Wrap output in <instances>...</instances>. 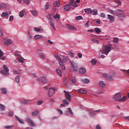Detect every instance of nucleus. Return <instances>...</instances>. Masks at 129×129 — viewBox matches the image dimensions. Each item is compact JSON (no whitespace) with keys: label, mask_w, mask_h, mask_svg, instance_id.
Listing matches in <instances>:
<instances>
[{"label":"nucleus","mask_w":129,"mask_h":129,"mask_svg":"<svg viewBox=\"0 0 129 129\" xmlns=\"http://www.w3.org/2000/svg\"><path fill=\"white\" fill-rule=\"evenodd\" d=\"M70 63H71L70 72L72 73L74 72V71L77 72L78 71V66H77V63L75 61H70Z\"/></svg>","instance_id":"nucleus-1"},{"label":"nucleus","mask_w":129,"mask_h":129,"mask_svg":"<svg viewBox=\"0 0 129 129\" xmlns=\"http://www.w3.org/2000/svg\"><path fill=\"white\" fill-rule=\"evenodd\" d=\"M111 50V46H109V45H106L104 47V49L101 50V52L102 54H105V55H108L109 52H110Z\"/></svg>","instance_id":"nucleus-2"},{"label":"nucleus","mask_w":129,"mask_h":129,"mask_svg":"<svg viewBox=\"0 0 129 129\" xmlns=\"http://www.w3.org/2000/svg\"><path fill=\"white\" fill-rule=\"evenodd\" d=\"M3 69L4 70H1V73H2L3 75L7 76L8 74H9V68L6 65H4L3 66Z\"/></svg>","instance_id":"nucleus-3"},{"label":"nucleus","mask_w":129,"mask_h":129,"mask_svg":"<svg viewBox=\"0 0 129 129\" xmlns=\"http://www.w3.org/2000/svg\"><path fill=\"white\" fill-rule=\"evenodd\" d=\"M117 12L119 13L118 17L120 20V21H122L124 18V14H123V11L121 10H118Z\"/></svg>","instance_id":"nucleus-4"},{"label":"nucleus","mask_w":129,"mask_h":129,"mask_svg":"<svg viewBox=\"0 0 129 129\" xmlns=\"http://www.w3.org/2000/svg\"><path fill=\"white\" fill-rule=\"evenodd\" d=\"M113 98L115 101H120V98H121V94L119 93L116 94Z\"/></svg>","instance_id":"nucleus-5"},{"label":"nucleus","mask_w":129,"mask_h":129,"mask_svg":"<svg viewBox=\"0 0 129 129\" xmlns=\"http://www.w3.org/2000/svg\"><path fill=\"white\" fill-rule=\"evenodd\" d=\"M102 77H104V78H106L108 81H112L113 79H112V77H110L109 75H107V74H103Z\"/></svg>","instance_id":"nucleus-6"},{"label":"nucleus","mask_w":129,"mask_h":129,"mask_svg":"<svg viewBox=\"0 0 129 129\" xmlns=\"http://www.w3.org/2000/svg\"><path fill=\"white\" fill-rule=\"evenodd\" d=\"M65 94L66 98L69 100V101H71V95L69 94V92H66V91H63Z\"/></svg>","instance_id":"nucleus-7"},{"label":"nucleus","mask_w":129,"mask_h":129,"mask_svg":"<svg viewBox=\"0 0 129 129\" xmlns=\"http://www.w3.org/2000/svg\"><path fill=\"white\" fill-rule=\"evenodd\" d=\"M4 44L5 45H11V44H13V41L11 39H7L6 38H3Z\"/></svg>","instance_id":"nucleus-8"},{"label":"nucleus","mask_w":129,"mask_h":129,"mask_svg":"<svg viewBox=\"0 0 129 129\" xmlns=\"http://www.w3.org/2000/svg\"><path fill=\"white\" fill-rule=\"evenodd\" d=\"M54 93H55V88H51L48 92V96L51 97V96H53V95H54Z\"/></svg>","instance_id":"nucleus-9"},{"label":"nucleus","mask_w":129,"mask_h":129,"mask_svg":"<svg viewBox=\"0 0 129 129\" xmlns=\"http://www.w3.org/2000/svg\"><path fill=\"white\" fill-rule=\"evenodd\" d=\"M107 17L110 23H113L114 22V17L113 16L108 14Z\"/></svg>","instance_id":"nucleus-10"},{"label":"nucleus","mask_w":129,"mask_h":129,"mask_svg":"<svg viewBox=\"0 0 129 129\" xmlns=\"http://www.w3.org/2000/svg\"><path fill=\"white\" fill-rule=\"evenodd\" d=\"M79 72L80 73V74H85V73H86V69L81 68L79 69Z\"/></svg>","instance_id":"nucleus-11"},{"label":"nucleus","mask_w":129,"mask_h":129,"mask_svg":"<svg viewBox=\"0 0 129 129\" xmlns=\"http://www.w3.org/2000/svg\"><path fill=\"white\" fill-rule=\"evenodd\" d=\"M78 93H81V94H86L87 93V91L86 90H84V89H79L78 90Z\"/></svg>","instance_id":"nucleus-12"},{"label":"nucleus","mask_w":129,"mask_h":129,"mask_svg":"<svg viewBox=\"0 0 129 129\" xmlns=\"http://www.w3.org/2000/svg\"><path fill=\"white\" fill-rule=\"evenodd\" d=\"M70 6H71V7L72 8L73 7H74V8H77L78 7V5H77V3L76 2H71L70 3Z\"/></svg>","instance_id":"nucleus-13"},{"label":"nucleus","mask_w":129,"mask_h":129,"mask_svg":"<svg viewBox=\"0 0 129 129\" xmlns=\"http://www.w3.org/2000/svg\"><path fill=\"white\" fill-rule=\"evenodd\" d=\"M8 8V5L5 3H1L0 4V9L1 10H5Z\"/></svg>","instance_id":"nucleus-14"},{"label":"nucleus","mask_w":129,"mask_h":129,"mask_svg":"<svg viewBox=\"0 0 129 129\" xmlns=\"http://www.w3.org/2000/svg\"><path fill=\"white\" fill-rule=\"evenodd\" d=\"M27 121L29 123V124H30L31 126H36V124L34 123V122L33 121V120H32V119L30 118L27 119Z\"/></svg>","instance_id":"nucleus-15"},{"label":"nucleus","mask_w":129,"mask_h":129,"mask_svg":"<svg viewBox=\"0 0 129 129\" xmlns=\"http://www.w3.org/2000/svg\"><path fill=\"white\" fill-rule=\"evenodd\" d=\"M71 8V6L70 5V3L63 7L64 10L67 12L69 11Z\"/></svg>","instance_id":"nucleus-16"},{"label":"nucleus","mask_w":129,"mask_h":129,"mask_svg":"<svg viewBox=\"0 0 129 129\" xmlns=\"http://www.w3.org/2000/svg\"><path fill=\"white\" fill-rule=\"evenodd\" d=\"M84 11L87 14H92L93 11L90 8L85 9Z\"/></svg>","instance_id":"nucleus-17"},{"label":"nucleus","mask_w":129,"mask_h":129,"mask_svg":"<svg viewBox=\"0 0 129 129\" xmlns=\"http://www.w3.org/2000/svg\"><path fill=\"white\" fill-rule=\"evenodd\" d=\"M6 59V56H4V52L0 50V60H4Z\"/></svg>","instance_id":"nucleus-18"},{"label":"nucleus","mask_w":129,"mask_h":129,"mask_svg":"<svg viewBox=\"0 0 129 129\" xmlns=\"http://www.w3.org/2000/svg\"><path fill=\"white\" fill-rule=\"evenodd\" d=\"M54 57H55V58H56V59H58V60H59V65H62V58H61L60 57L59 55H57V54L55 55Z\"/></svg>","instance_id":"nucleus-19"},{"label":"nucleus","mask_w":129,"mask_h":129,"mask_svg":"<svg viewBox=\"0 0 129 129\" xmlns=\"http://www.w3.org/2000/svg\"><path fill=\"white\" fill-rule=\"evenodd\" d=\"M53 7L55 8H59V7H60V3L58 1H55L53 3Z\"/></svg>","instance_id":"nucleus-20"},{"label":"nucleus","mask_w":129,"mask_h":129,"mask_svg":"<svg viewBox=\"0 0 129 129\" xmlns=\"http://www.w3.org/2000/svg\"><path fill=\"white\" fill-rule=\"evenodd\" d=\"M1 91L2 94H7V92H8V91H7V89L5 88H1Z\"/></svg>","instance_id":"nucleus-21"},{"label":"nucleus","mask_w":129,"mask_h":129,"mask_svg":"<svg viewBox=\"0 0 129 129\" xmlns=\"http://www.w3.org/2000/svg\"><path fill=\"white\" fill-rule=\"evenodd\" d=\"M6 110V106L4 105L1 104H0V111H4Z\"/></svg>","instance_id":"nucleus-22"},{"label":"nucleus","mask_w":129,"mask_h":129,"mask_svg":"<svg viewBox=\"0 0 129 129\" xmlns=\"http://www.w3.org/2000/svg\"><path fill=\"white\" fill-rule=\"evenodd\" d=\"M62 60V64L63 63H66L68 61V57L63 56Z\"/></svg>","instance_id":"nucleus-23"},{"label":"nucleus","mask_w":129,"mask_h":129,"mask_svg":"<svg viewBox=\"0 0 129 129\" xmlns=\"http://www.w3.org/2000/svg\"><path fill=\"white\" fill-rule=\"evenodd\" d=\"M82 82L85 84H87V83H89L90 81L89 79H84L82 80Z\"/></svg>","instance_id":"nucleus-24"},{"label":"nucleus","mask_w":129,"mask_h":129,"mask_svg":"<svg viewBox=\"0 0 129 129\" xmlns=\"http://www.w3.org/2000/svg\"><path fill=\"white\" fill-rule=\"evenodd\" d=\"M32 115H33L34 116H36V115H38V114H39V110H36L35 111H33L31 113Z\"/></svg>","instance_id":"nucleus-25"},{"label":"nucleus","mask_w":129,"mask_h":129,"mask_svg":"<svg viewBox=\"0 0 129 129\" xmlns=\"http://www.w3.org/2000/svg\"><path fill=\"white\" fill-rule=\"evenodd\" d=\"M68 28H69V30H71L72 31H76V30H77L76 28H75V27L73 26L70 25H69Z\"/></svg>","instance_id":"nucleus-26"},{"label":"nucleus","mask_w":129,"mask_h":129,"mask_svg":"<svg viewBox=\"0 0 129 129\" xmlns=\"http://www.w3.org/2000/svg\"><path fill=\"white\" fill-rule=\"evenodd\" d=\"M41 38H43V36L41 35H36L34 36L35 40H38V39H41Z\"/></svg>","instance_id":"nucleus-27"},{"label":"nucleus","mask_w":129,"mask_h":129,"mask_svg":"<svg viewBox=\"0 0 129 129\" xmlns=\"http://www.w3.org/2000/svg\"><path fill=\"white\" fill-rule=\"evenodd\" d=\"M95 32L97 34H100V33H101V30H100V29H99V28L96 27L95 28Z\"/></svg>","instance_id":"nucleus-28"},{"label":"nucleus","mask_w":129,"mask_h":129,"mask_svg":"<svg viewBox=\"0 0 129 129\" xmlns=\"http://www.w3.org/2000/svg\"><path fill=\"white\" fill-rule=\"evenodd\" d=\"M15 117L17 119L18 121H19V123H21V124H24V123H25L24 121L20 119V118H19V117H18V116H15Z\"/></svg>","instance_id":"nucleus-29"},{"label":"nucleus","mask_w":129,"mask_h":129,"mask_svg":"<svg viewBox=\"0 0 129 129\" xmlns=\"http://www.w3.org/2000/svg\"><path fill=\"white\" fill-rule=\"evenodd\" d=\"M47 79L45 77H42L41 78V82L42 83H47Z\"/></svg>","instance_id":"nucleus-30"},{"label":"nucleus","mask_w":129,"mask_h":129,"mask_svg":"<svg viewBox=\"0 0 129 129\" xmlns=\"http://www.w3.org/2000/svg\"><path fill=\"white\" fill-rule=\"evenodd\" d=\"M56 72L58 75L59 76H62V72H61V70H60L59 69H56Z\"/></svg>","instance_id":"nucleus-31"},{"label":"nucleus","mask_w":129,"mask_h":129,"mask_svg":"<svg viewBox=\"0 0 129 129\" xmlns=\"http://www.w3.org/2000/svg\"><path fill=\"white\" fill-rule=\"evenodd\" d=\"M100 110H97L96 111H90V113L91 115H94L95 114V112H100Z\"/></svg>","instance_id":"nucleus-32"},{"label":"nucleus","mask_w":129,"mask_h":129,"mask_svg":"<svg viewBox=\"0 0 129 129\" xmlns=\"http://www.w3.org/2000/svg\"><path fill=\"white\" fill-rule=\"evenodd\" d=\"M20 102L21 103H23V104H28V101L25 99H21Z\"/></svg>","instance_id":"nucleus-33"},{"label":"nucleus","mask_w":129,"mask_h":129,"mask_svg":"<svg viewBox=\"0 0 129 129\" xmlns=\"http://www.w3.org/2000/svg\"><path fill=\"white\" fill-rule=\"evenodd\" d=\"M99 84L101 87H104L105 86V84L103 82V81H101L99 82Z\"/></svg>","instance_id":"nucleus-34"},{"label":"nucleus","mask_w":129,"mask_h":129,"mask_svg":"<svg viewBox=\"0 0 129 129\" xmlns=\"http://www.w3.org/2000/svg\"><path fill=\"white\" fill-rule=\"evenodd\" d=\"M76 21H80V20H83V17L81 16H77L76 17Z\"/></svg>","instance_id":"nucleus-35"},{"label":"nucleus","mask_w":129,"mask_h":129,"mask_svg":"<svg viewBox=\"0 0 129 129\" xmlns=\"http://www.w3.org/2000/svg\"><path fill=\"white\" fill-rule=\"evenodd\" d=\"M113 42L116 44H117V43H118V38L117 37H114Z\"/></svg>","instance_id":"nucleus-36"},{"label":"nucleus","mask_w":129,"mask_h":129,"mask_svg":"<svg viewBox=\"0 0 129 129\" xmlns=\"http://www.w3.org/2000/svg\"><path fill=\"white\" fill-rule=\"evenodd\" d=\"M24 16H25V14H24V10H22L20 13L19 17H20L21 18H23V17H24Z\"/></svg>","instance_id":"nucleus-37"},{"label":"nucleus","mask_w":129,"mask_h":129,"mask_svg":"<svg viewBox=\"0 0 129 129\" xmlns=\"http://www.w3.org/2000/svg\"><path fill=\"white\" fill-rule=\"evenodd\" d=\"M15 81L18 83L20 82V76H18L15 78Z\"/></svg>","instance_id":"nucleus-38"},{"label":"nucleus","mask_w":129,"mask_h":129,"mask_svg":"<svg viewBox=\"0 0 129 129\" xmlns=\"http://www.w3.org/2000/svg\"><path fill=\"white\" fill-rule=\"evenodd\" d=\"M98 11L96 9H94L93 10V13H92L93 16H96L97 15Z\"/></svg>","instance_id":"nucleus-39"},{"label":"nucleus","mask_w":129,"mask_h":129,"mask_svg":"<svg viewBox=\"0 0 129 129\" xmlns=\"http://www.w3.org/2000/svg\"><path fill=\"white\" fill-rule=\"evenodd\" d=\"M50 26H51V27H52V28L53 29V30L54 31H55L56 28H55V26H54V23H53V22H52V21H50Z\"/></svg>","instance_id":"nucleus-40"},{"label":"nucleus","mask_w":129,"mask_h":129,"mask_svg":"<svg viewBox=\"0 0 129 129\" xmlns=\"http://www.w3.org/2000/svg\"><path fill=\"white\" fill-rule=\"evenodd\" d=\"M97 62V61L96 60L92 59L91 60V63H92V65H95Z\"/></svg>","instance_id":"nucleus-41"},{"label":"nucleus","mask_w":129,"mask_h":129,"mask_svg":"<svg viewBox=\"0 0 129 129\" xmlns=\"http://www.w3.org/2000/svg\"><path fill=\"white\" fill-rule=\"evenodd\" d=\"M91 41L92 42H93V43H96V44H98V40L97 39H92Z\"/></svg>","instance_id":"nucleus-42"},{"label":"nucleus","mask_w":129,"mask_h":129,"mask_svg":"<svg viewBox=\"0 0 129 129\" xmlns=\"http://www.w3.org/2000/svg\"><path fill=\"white\" fill-rule=\"evenodd\" d=\"M54 19H59L60 18V15L56 14L55 16H53Z\"/></svg>","instance_id":"nucleus-43"},{"label":"nucleus","mask_w":129,"mask_h":129,"mask_svg":"<svg viewBox=\"0 0 129 129\" xmlns=\"http://www.w3.org/2000/svg\"><path fill=\"white\" fill-rule=\"evenodd\" d=\"M18 61L20 62V63H24V60L22 58L18 57L17 58Z\"/></svg>","instance_id":"nucleus-44"},{"label":"nucleus","mask_w":129,"mask_h":129,"mask_svg":"<svg viewBox=\"0 0 129 129\" xmlns=\"http://www.w3.org/2000/svg\"><path fill=\"white\" fill-rule=\"evenodd\" d=\"M126 99V97L125 96H123L122 98H120V101H124Z\"/></svg>","instance_id":"nucleus-45"},{"label":"nucleus","mask_w":129,"mask_h":129,"mask_svg":"<svg viewBox=\"0 0 129 129\" xmlns=\"http://www.w3.org/2000/svg\"><path fill=\"white\" fill-rule=\"evenodd\" d=\"M63 103L64 104H66V105H68V104H69V102L68 101H67V100H63Z\"/></svg>","instance_id":"nucleus-46"},{"label":"nucleus","mask_w":129,"mask_h":129,"mask_svg":"<svg viewBox=\"0 0 129 129\" xmlns=\"http://www.w3.org/2000/svg\"><path fill=\"white\" fill-rule=\"evenodd\" d=\"M3 17H8V16H9V14L7 12H4L3 14H2Z\"/></svg>","instance_id":"nucleus-47"},{"label":"nucleus","mask_w":129,"mask_h":129,"mask_svg":"<svg viewBox=\"0 0 129 129\" xmlns=\"http://www.w3.org/2000/svg\"><path fill=\"white\" fill-rule=\"evenodd\" d=\"M23 2L27 4V5H30V0H23Z\"/></svg>","instance_id":"nucleus-48"},{"label":"nucleus","mask_w":129,"mask_h":129,"mask_svg":"<svg viewBox=\"0 0 129 129\" xmlns=\"http://www.w3.org/2000/svg\"><path fill=\"white\" fill-rule=\"evenodd\" d=\"M9 21L10 22H13L14 21V16L13 15L11 16L9 18Z\"/></svg>","instance_id":"nucleus-49"},{"label":"nucleus","mask_w":129,"mask_h":129,"mask_svg":"<svg viewBox=\"0 0 129 129\" xmlns=\"http://www.w3.org/2000/svg\"><path fill=\"white\" fill-rule=\"evenodd\" d=\"M69 55L70 56V57H74V53L72 52H70L69 53Z\"/></svg>","instance_id":"nucleus-50"},{"label":"nucleus","mask_w":129,"mask_h":129,"mask_svg":"<svg viewBox=\"0 0 129 129\" xmlns=\"http://www.w3.org/2000/svg\"><path fill=\"white\" fill-rule=\"evenodd\" d=\"M31 13L32 14V15H33V16H37V12L34 10H32L31 11Z\"/></svg>","instance_id":"nucleus-51"},{"label":"nucleus","mask_w":129,"mask_h":129,"mask_svg":"<svg viewBox=\"0 0 129 129\" xmlns=\"http://www.w3.org/2000/svg\"><path fill=\"white\" fill-rule=\"evenodd\" d=\"M4 36V31L0 29V37H3Z\"/></svg>","instance_id":"nucleus-52"},{"label":"nucleus","mask_w":129,"mask_h":129,"mask_svg":"<svg viewBox=\"0 0 129 129\" xmlns=\"http://www.w3.org/2000/svg\"><path fill=\"white\" fill-rule=\"evenodd\" d=\"M34 30H35V31H36V32H40L41 31V29H40V28H35Z\"/></svg>","instance_id":"nucleus-53"},{"label":"nucleus","mask_w":129,"mask_h":129,"mask_svg":"<svg viewBox=\"0 0 129 129\" xmlns=\"http://www.w3.org/2000/svg\"><path fill=\"white\" fill-rule=\"evenodd\" d=\"M57 110L59 112L60 114H63V111L60 109H57Z\"/></svg>","instance_id":"nucleus-54"},{"label":"nucleus","mask_w":129,"mask_h":129,"mask_svg":"<svg viewBox=\"0 0 129 129\" xmlns=\"http://www.w3.org/2000/svg\"><path fill=\"white\" fill-rule=\"evenodd\" d=\"M78 56L79 58H82V54L80 53V52L78 53Z\"/></svg>","instance_id":"nucleus-55"},{"label":"nucleus","mask_w":129,"mask_h":129,"mask_svg":"<svg viewBox=\"0 0 129 129\" xmlns=\"http://www.w3.org/2000/svg\"><path fill=\"white\" fill-rule=\"evenodd\" d=\"M69 112L71 114H73V112H72V110L70 108H68Z\"/></svg>","instance_id":"nucleus-56"},{"label":"nucleus","mask_w":129,"mask_h":129,"mask_svg":"<svg viewBox=\"0 0 129 129\" xmlns=\"http://www.w3.org/2000/svg\"><path fill=\"white\" fill-rule=\"evenodd\" d=\"M71 81L72 83H76V80L74 78L71 79Z\"/></svg>","instance_id":"nucleus-57"},{"label":"nucleus","mask_w":129,"mask_h":129,"mask_svg":"<svg viewBox=\"0 0 129 129\" xmlns=\"http://www.w3.org/2000/svg\"><path fill=\"white\" fill-rule=\"evenodd\" d=\"M43 103V101H39L37 102V105H41Z\"/></svg>","instance_id":"nucleus-58"},{"label":"nucleus","mask_w":129,"mask_h":129,"mask_svg":"<svg viewBox=\"0 0 129 129\" xmlns=\"http://www.w3.org/2000/svg\"><path fill=\"white\" fill-rule=\"evenodd\" d=\"M115 2H116L117 4H118L119 5L121 4V2H120V1L119 0H115Z\"/></svg>","instance_id":"nucleus-59"},{"label":"nucleus","mask_w":129,"mask_h":129,"mask_svg":"<svg viewBox=\"0 0 129 129\" xmlns=\"http://www.w3.org/2000/svg\"><path fill=\"white\" fill-rule=\"evenodd\" d=\"M100 17H101V18H105V14H104V13H101Z\"/></svg>","instance_id":"nucleus-60"},{"label":"nucleus","mask_w":129,"mask_h":129,"mask_svg":"<svg viewBox=\"0 0 129 129\" xmlns=\"http://www.w3.org/2000/svg\"><path fill=\"white\" fill-rule=\"evenodd\" d=\"M63 70H65V66H63V62H62V65H60Z\"/></svg>","instance_id":"nucleus-61"},{"label":"nucleus","mask_w":129,"mask_h":129,"mask_svg":"<svg viewBox=\"0 0 129 129\" xmlns=\"http://www.w3.org/2000/svg\"><path fill=\"white\" fill-rule=\"evenodd\" d=\"M93 29H90L87 30V32H89V33H93Z\"/></svg>","instance_id":"nucleus-62"},{"label":"nucleus","mask_w":129,"mask_h":129,"mask_svg":"<svg viewBox=\"0 0 129 129\" xmlns=\"http://www.w3.org/2000/svg\"><path fill=\"white\" fill-rule=\"evenodd\" d=\"M9 115H10V116H13V112L12 111L9 112Z\"/></svg>","instance_id":"nucleus-63"},{"label":"nucleus","mask_w":129,"mask_h":129,"mask_svg":"<svg viewBox=\"0 0 129 129\" xmlns=\"http://www.w3.org/2000/svg\"><path fill=\"white\" fill-rule=\"evenodd\" d=\"M45 8L46 10H48V9H49V5L48 4L45 5Z\"/></svg>","instance_id":"nucleus-64"}]
</instances>
